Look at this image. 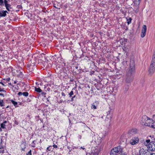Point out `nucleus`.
<instances>
[{
  "label": "nucleus",
  "mask_w": 155,
  "mask_h": 155,
  "mask_svg": "<svg viewBox=\"0 0 155 155\" xmlns=\"http://www.w3.org/2000/svg\"><path fill=\"white\" fill-rule=\"evenodd\" d=\"M153 126L152 128L155 129V125L154 124L153 125Z\"/></svg>",
  "instance_id": "c03bdc74"
},
{
  "label": "nucleus",
  "mask_w": 155,
  "mask_h": 155,
  "mask_svg": "<svg viewBox=\"0 0 155 155\" xmlns=\"http://www.w3.org/2000/svg\"><path fill=\"white\" fill-rule=\"evenodd\" d=\"M0 106L1 107H3L4 106V103L3 101L2 100L0 99Z\"/></svg>",
  "instance_id": "a211bd4d"
},
{
  "label": "nucleus",
  "mask_w": 155,
  "mask_h": 155,
  "mask_svg": "<svg viewBox=\"0 0 155 155\" xmlns=\"http://www.w3.org/2000/svg\"><path fill=\"white\" fill-rule=\"evenodd\" d=\"M4 5V2L3 0H0V5Z\"/></svg>",
  "instance_id": "7c9ffc66"
},
{
  "label": "nucleus",
  "mask_w": 155,
  "mask_h": 155,
  "mask_svg": "<svg viewBox=\"0 0 155 155\" xmlns=\"http://www.w3.org/2000/svg\"><path fill=\"white\" fill-rule=\"evenodd\" d=\"M6 13H8L7 11H2L0 12V17H5L6 15Z\"/></svg>",
  "instance_id": "f8f14e48"
},
{
  "label": "nucleus",
  "mask_w": 155,
  "mask_h": 155,
  "mask_svg": "<svg viewBox=\"0 0 155 155\" xmlns=\"http://www.w3.org/2000/svg\"><path fill=\"white\" fill-rule=\"evenodd\" d=\"M9 79H10V78H8V80H7L8 81L9 80Z\"/></svg>",
  "instance_id": "8fccbe9b"
},
{
  "label": "nucleus",
  "mask_w": 155,
  "mask_h": 155,
  "mask_svg": "<svg viewBox=\"0 0 155 155\" xmlns=\"http://www.w3.org/2000/svg\"><path fill=\"white\" fill-rule=\"evenodd\" d=\"M130 22H131V21H129V22H128V24H130Z\"/></svg>",
  "instance_id": "de8ad7c7"
},
{
  "label": "nucleus",
  "mask_w": 155,
  "mask_h": 155,
  "mask_svg": "<svg viewBox=\"0 0 155 155\" xmlns=\"http://www.w3.org/2000/svg\"><path fill=\"white\" fill-rule=\"evenodd\" d=\"M94 103L93 104H92L91 108L92 109H96V106L94 105Z\"/></svg>",
  "instance_id": "5701e85b"
},
{
  "label": "nucleus",
  "mask_w": 155,
  "mask_h": 155,
  "mask_svg": "<svg viewBox=\"0 0 155 155\" xmlns=\"http://www.w3.org/2000/svg\"><path fill=\"white\" fill-rule=\"evenodd\" d=\"M8 107H9V106H7V107H6V108H8Z\"/></svg>",
  "instance_id": "864d4df0"
},
{
  "label": "nucleus",
  "mask_w": 155,
  "mask_h": 155,
  "mask_svg": "<svg viewBox=\"0 0 155 155\" xmlns=\"http://www.w3.org/2000/svg\"><path fill=\"white\" fill-rule=\"evenodd\" d=\"M100 151L99 147L96 146L92 148L91 152L87 153L86 155H98Z\"/></svg>",
  "instance_id": "20e7f679"
},
{
  "label": "nucleus",
  "mask_w": 155,
  "mask_h": 155,
  "mask_svg": "<svg viewBox=\"0 0 155 155\" xmlns=\"http://www.w3.org/2000/svg\"><path fill=\"white\" fill-rule=\"evenodd\" d=\"M73 94V91H71L69 94V97H71Z\"/></svg>",
  "instance_id": "bb28decb"
},
{
  "label": "nucleus",
  "mask_w": 155,
  "mask_h": 155,
  "mask_svg": "<svg viewBox=\"0 0 155 155\" xmlns=\"http://www.w3.org/2000/svg\"><path fill=\"white\" fill-rule=\"evenodd\" d=\"M124 148L120 146L112 149L110 152V155H127L123 150Z\"/></svg>",
  "instance_id": "f257e3e1"
},
{
  "label": "nucleus",
  "mask_w": 155,
  "mask_h": 155,
  "mask_svg": "<svg viewBox=\"0 0 155 155\" xmlns=\"http://www.w3.org/2000/svg\"><path fill=\"white\" fill-rule=\"evenodd\" d=\"M18 94L19 96H21L22 95V93L21 92H19L18 93Z\"/></svg>",
  "instance_id": "c9c22d12"
},
{
  "label": "nucleus",
  "mask_w": 155,
  "mask_h": 155,
  "mask_svg": "<svg viewBox=\"0 0 155 155\" xmlns=\"http://www.w3.org/2000/svg\"><path fill=\"white\" fill-rule=\"evenodd\" d=\"M0 95L2 96H3V97H4V94H2V93H0Z\"/></svg>",
  "instance_id": "58836bf2"
},
{
  "label": "nucleus",
  "mask_w": 155,
  "mask_h": 155,
  "mask_svg": "<svg viewBox=\"0 0 155 155\" xmlns=\"http://www.w3.org/2000/svg\"><path fill=\"white\" fill-rule=\"evenodd\" d=\"M26 155H31V150H30L27 153Z\"/></svg>",
  "instance_id": "a878e982"
},
{
  "label": "nucleus",
  "mask_w": 155,
  "mask_h": 155,
  "mask_svg": "<svg viewBox=\"0 0 155 155\" xmlns=\"http://www.w3.org/2000/svg\"><path fill=\"white\" fill-rule=\"evenodd\" d=\"M52 147L51 146H50L48 147L47 148V150H48V151H51V150L52 149Z\"/></svg>",
  "instance_id": "c85d7f7f"
},
{
  "label": "nucleus",
  "mask_w": 155,
  "mask_h": 155,
  "mask_svg": "<svg viewBox=\"0 0 155 155\" xmlns=\"http://www.w3.org/2000/svg\"><path fill=\"white\" fill-rule=\"evenodd\" d=\"M35 142H36V141L34 140L33 141L32 143L31 146L33 147H35Z\"/></svg>",
  "instance_id": "4be33fe9"
},
{
  "label": "nucleus",
  "mask_w": 155,
  "mask_h": 155,
  "mask_svg": "<svg viewBox=\"0 0 155 155\" xmlns=\"http://www.w3.org/2000/svg\"><path fill=\"white\" fill-rule=\"evenodd\" d=\"M139 141L138 137L133 138L130 140V143L132 145H134L137 143Z\"/></svg>",
  "instance_id": "6e6552de"
},
{
  "label": "nucleus",
  "mask_w": 155,
  "mask_h": 155,
  "mask_svg": "<svg viewBox=\"0 0 155 155\" xmlns=\"http://www.w3.org/2000/svg\"><path fill=\"white\" fill-rule=\"evenodd\" d=\"M153 147L155 148V142H153Z\"/></svg>",
  "instance_id": "79ce46f5"
},
{
  "label": "nucleus",
  "mask_w": 155,
  "mask_h": 155,
  "mask_svg": "<svg viewBox=\"0 0 155 155\" xmlns=\"http://www.w3.org/2000/svg\"><path fill=\"white\" fill-rule=\"evenodd\" d=\"M134 65V61L133 60L130 61L129 70L127 73L128 77H134V75L135 73Z\"/></svg>",
  "instance_id": "7ed1b4c3"
},
{
  "label": "nucleus",
  "mask_w": 155,
  "mask_h": 155,
  "mask_svg": "<svg viewBox=\"0 0 155 155\" xmlns=\"http://www.w3.org/2000/svg\"><path fill=\"white\" fill-rule=\"evenodd\" d=\"M131 78H126V81L127 83H129L131 81Z\"/></svg>",
  "instance_id": "412c9836"
},
{
  "label": "nucleus",
  "mask_w": 155,
  "mask_h": 155,
  "mask_svg": "<svg viewBox=\"0 0 155 155\" xmlns=\"http://www.w3.org/2000/svg\"><path fill=\"white\" fill-rule=\"evenodd\" d=\"M10 5H9V4H8V6H5L6 7V9L8 10V11H9V8L10 7Z\"/></svg>",
  "instance_id": "2f4dec72"
},
{
  "label": "nucleus",
  "mask_w": 155,
  "mask_h": 155,
  "mask_svg": "<svg viewBox=\"0 0 155 155\" xmlns=\"http://www.w3.org/2000/svg\"><path fill=\"white\" fill-rule=\"evenodd\" d=\"M147 26L145 25H143L142 27L141 34V37L143 38L145 36L147 31Z\"/></svg>",
  "instance_id": "0eeeda50"
},
{
  "label": "nucleus",
  "mask_w": 155,
  "mask_h": 155,
  "mask_svg": "<svg viewBox=\"0 0 155 155\" xmlns=\"http://www.w3.org/2000/svg\"><path fill=\"white\" fill-rule=\"evenodd\" d=\"M35 91L39 92H41L42 91V90L39 87L38 88H35Z\"/></svg>",
  "instance_id": "6ab92c4d"
},
{
  "label": "nucleus",
  "mask_w": 155,
  "mask_h": 155,
  "mask_svg": "<svg viewBox=\"0 0 155 155\" xmlns=\"http://www.w3.org/2000/svg\"><path fill=\"white\" fill-rule=\"evenodd\" d=\"M140 123L142 125L152 127H153L154 123L153 120L146 115H144L142 117Z\"/></svg>",
  "instance_id": "f03ea898"
},
{
  "label": "nucleus",
  "mask_w": 155,
  "mask_h": 155,
  "mask_svg": "<svg viewBox=\"0 0 155 155\" xmlns=\"http://www.w3.org/2000/svg\"><path fill=\"white\" fill-rule=\"evenodd\" d=\"M120 41L121 45H125L127 42V39L124 38L121 39L120 40Z\"/></svg>",
  "instance_id": "ddd939ff"
},
{
  "label": "nucleus",
  "mask_w": 155,
  "mask_h": 155,
  "mask_svg": "<svg viewBox=\"0 0 155 155\" xmlns=\"http://www.w3.org/2000/svg\"><path fill=\"white\" fill-rule=\"evenodd\" d=\"M151 64H154V65L155 64V52L153 53V55Z\"/></svg>",
  "instance_id": "4468645a"
},
{
  "label": "nucleus",
  "mask_w": 155,
  "mask_h": 155,
  "mask_svg": "<svg viewBox=\"0 0 155 155\" xmlns=\"http://www.w3.org/2000/svg\"><path fill=\"white\" fill-rule=\"evenodd\" d=\"M15 124H18V123H16V122H15Z\"/></svg>",
  "instance_id": "5fc2aeb1"
},
{
  "label": "nucleus",
  "mask_w": 155,
  "mask_h": 155,
  "mask_svg": "<svg viewBox=\"0 0 155 155\" xmlns=\"http://www.w3.org/2000/svg\"><path fill=\"white\" fill-rule=\"evenodd\" d=\"M81 148L82 149L84 150H85V148L84 147H81Z\"/></svg>",
  "instance_id": "37998d69"
},
{
  "label": "nucleus",
  "mask_w": 155,
  "mask_h": 155,
  "mask_svg": "<svg viewBox=\"0 0 155 155\" xmlns=\"http://www.w3.org/2000/svg\"><path fill=\"white\" fill-rule=\"evenodd\" d=\"M11 101L12 103V104L14 105L15 106V107H18L17 106L18 103L17 102L13 100H11Z\"/></svg>",
  "instance_id": "dca6fc26"
},
{
  "label": "nucleus",
  "mask_w": 155,
  "mask_h": 155,
  "mask_svg": "<svg viewBox=\"0 0 155 155\" xmlns=\"http://www.w3.org/2000/svg\"><path fill=\"white\" fill-rule=\"evenodd\" d=\"M75 97V96H74L73 97H72V98H71V101H73V98H74V97Z\"/></svg>",
  "instance_id": "4c0bfd02"
},
{
  "label": "nucleus",
  "mask_w": 155,
  "mask_h": 155,
  "mask_svg": "<svg viewBox=\"0 0 155 155\" xmlns=\"http://www.w3.org/2000/svg\"><path fill=\"white\" fill-rule=\"evenodd\" d=\"M139 153L140 155H149V152L147 149L140 148Z\"/></svg>",
  "instance_id": "39448f33"
},
{
  "label": "nucleus",
  "mask_w": 155,
  "mask_h": 155,
  "mask_svg": "<svg viewBox=\"0 0 155 155\" xmlns=\"http://www.w3.org/2000/svg\"><path fill=\"white\" fill-rule=\"evenodd\" d=\"M87 128H88V129H90V128L88 127H87Z\"/></svg>",
  "instance_id": "603ef678"
},
{
  "label": "nucleus",
  "mask_w": 155,
  "mask_h": 155,
  "mask_svg": "<svg viewBox=\"0 0 155 155\" xmlns=\"http://www.w3.org/2000/svg\"><path fill=\"white\" fill-rule=\"evenodd\" d=\"M153 122L154 123V124L155 125V115H154L153 117Z\"/></svg>",
  "instance_id": "393cba45"
},
{
  "label": "nucleus",
  "mask_w": 155,
  "mask_h": 155,
  "mask_svg": "<svg viewBox=\"0 0 155 155\" xmlns=\"http://www.w3.org/2000/svg\"><path fill=\"white\" fill-rule=\"evenodd\" d=\"M7 122V121L6 120L4 121L3 123H2L4 124H5Z\"/></svg>",
  "instance_id": "a19ab883"
},
{
  "label": "nucleus",
  "mask_w": 155,
  "mask_h": 155,
  "mask_svg": "<svg viewBox=\"0 0 155 155\" xmlns=\"http://www.w3.org/2000/svg\"><path fill=\"white\" fill-rule=\"evenodd\" d=\"M1 83L3 85H4V84L2 83L1 82Z\"/></svg>",
  "instance_id": "3c124183"
},
{
  "label": "nucleus",
  "mask_w": 155,
  "mask_h": 155,
  "mask_svg": "<svg viewBox=\"0 0 155 155\" xmlns=\"http://www.w3.org/2000/svg\"><path fill=\"white\" fill-rule=\"evenodd\" d=\"M146 142H147L148 143H149L150 142V140H146V141H145Z\"/></svg>",
  "instance_id": "72a5a7b5"
},
{
  "label": "nucleus",
  "mask_w": 155,
  "mask_h": 155,
  "mask_svg": "<svg viewBox=\"0 0 155 155\" xmlns=\"http://www.w3.org/2000/svg\"><path fill=\"white\" fill-rule=\"evenodd\" d=\"M155 155V153H153V154H152V155Z\"/></svg>",
  "instance_id": "09e8293b"
},
{
  "label": "nucleus",
  "mask_w": 155,
  "mask_h": 155,
  "mask_svg": "<svg viewBox=\"0 0 155 155\" xmlns=\"http://www.w3.org/2000/svg\"><path fill=\"white\" fill-rule=\"evenodd\" d=\"M143 144H144L145 146H147V147L148 145V144L149 143H147V142H145L144 141V143H143Z\"/></svg>",
  "instance_id": "473e14b6"
},
{
  "label": "nucleus",
  "mask_w": 155,
  "mask_h": 155,
  "mask_svg": "<svg viewBox=\"0 0 155 155\" xmlns=\"http://www.w3.org/2000/svg\"><path fill=\"white\" fill-rule=\"evenodd\" d=\"M48 76L46 78H49V77H51V74L50 72H48Z\"/></svg>",
  "instance_id": "cd10ccee"
},
{
  "label": "nucleus",
  "mask_w": 155,
  "mask_h": 155,
  "mask_svg": "<svg viewBox=\"0 0 155 155\" xmlns=\"http://www.w3.org/2000/svg\"><path fill=\"white\" fill-rule=\"evenodd\" d=\"M1 126L2 128H5V125L3 123H2L1 124Z\"/></svg>",
  "instance_id": "b1692460"
},
{
  "label": "nucleus",
  "mask_w": 155,
  "mask_h": 155,
  "mask_svg": "<svg viewBox=\"0 0 155 155\" xmlns=\"http://www.w3.org/2000/svg\"><path fill=\"white\" fill-rule=\"evenodd\" d=\"M16 83V81H14V83L15 84Z\"/></svg>",
  "instance_id": "49530a36"
},
{
  "label": "nucleus",
  "mask_w": 155,
  "mask_h": 155,
  "mask_svg": "<svg viewBox=\"0 0 155 155\" xmlns=\"http://www.w3.org/2000/svg\"><path fill=\"white\" fill-rule=\"evenodd\" d=\"M1 91H2L3 92L5 93V91L4 90L2 89L0 87V92Z\"/></svg>",
  "instance_id": "f704fd0d"
},
{
  "label": "nucleus",
  "mask_w": 155,
  "mask_h": 155,
  "mask_svg": "<svg viewBox=\"0 0 155 155\" xmlns=\"http://www.w3.org/2000/svg\"><path fill=\"white\" fill-rule=\"evenodd\" d=\"M153 142H151L148 144L147 148L150 150L154 151L155 150V148L153 147Z\"/></svg>",
  "instance_id": "1a4fd4ad"
},
{
  "label": "nucleus",
  "mask_w": 155,
  "mask_h": 155,
  "mask_svg": "<svg viewBox=\"0 0 155 155\" xmlns=\"http://www.w3.org/2000/svg\"><path fill=\"white\" fill-rule=\"evenodd\" d=\"M27 67H31V65L29 66V65H27Z\"/></svg>",
  "instance_id": "a18cd8bd"
},
{
  "label": "nucleus",
  "mask_w": 155,
  "mask_h": 155,
  "mask_svg": "<svg viewBox=\"0 0 155 155\" xmlns=\"http://www.w3.org/2000/svg\"><path fill=\"white\" fill-rule=\"evenodd\" d=\"M22 95L25 97H27L28 95V92H24L22 93Z\"/></svg>",
  "instance_id": "aec40b11"
},
{
  "label": "nucleus",
  "mask_w": 155,
  "mask_h": 155,
  "mask_svg": "<svg viewBox=\"0 0 155 155\" xmlns=\"http://www.w3.org/2000/svg\"><path fill=\"white\" fill-rule=\"evenodd\" d=\"M141 0H134V3L136 5H139Z\"/></svg>",
  "instance_id": "f3484780"
},
{
  "label": "nucleus",
  "mask_w": 155,
  "mask_h": 155,
  "mask_svg": "<svg viewBox=\"0 0 155 155\" xmlns=\"http://www.w3.org/2000/svg\"><path fill=\"white\" fill-rule=\"evenodd\" d=\"M53 147H54V148H57V145H54L53 146Z\"/></svg>",
  "instance_id": "ea45409f"
},
{
  "label": "nucleus",
  "mask_w": 155,
  "mask_h": 155,
  "mask_svg": "<svg viewBox=\"0 0 155 155\" xmlns=\"http://www.w3.org/2000/svg\"><path fill=\"white\" fill-rule=\"evenodd\" d=\"M7 3L8 2L7 0H4V3L5 6H8V4Z\"/></svg>",
  "instance_id": "c756f323"
},
{
  "label": "nucleus",
  "mask_w": 155,
  "mask_h": 155,
  "mask_svg": "<svg viewBox=\"0 0 155 155\" xmlns=\"http://www.w3.org/2000/svg\"><path fill=\"white\" fill-rule=\"evenodd\" d=\"M4 151V150H0V153H3Z\"/></svg>",
  "instance_id": "e433bc0d"
},
{
  "label": "nucleus",
  "mask_w": 155,
  "mask_h": 155,
  "mask_svg": "<svg viewBox=\"0 0 155 155\" xmlns=\"http://www.w3.org/2000/svg\"><path fill=\"white\" fill-rule=\"evenodd\" d=\"M137 132V129H133L129 131L128 132L129 136H131L135 134Z\"/></svg>",
  "instance_id": "9d476101"
},
{
  "label": "nucleus",
  "mask_w": 155,
  "mask_h": 155,
  "mask_svg": "<svg viewBox=\"0 0 155 155\" xmlns=\"http://www.w3.org/2000/svg\"><path fill=\"white\" fill-rule=\"evenodd\" d=\"M15 76V77L22 78L23 76V75L22 72L20 70H18L16 71Z\"/></svg>",
  "instance_id": "9b49d317"
},
{
  "label": "nucleus",
  "mask_w": 155,
  "mask_h": 155,
  "mask_svg": "<svg viewBox=\"0 0 155 155\" xmlns=\"http://www.w3.org/2000/svg\"><path fill=\"white\" fill-rule=\"evenodd\" d=\"M1 141L0 144V150H4L5 148V147L4 145H3V143L2 142V140H1Z\"/></svg>",
  "instance_id": "2eb2a0df"
},
{
  "label": "nucleus",
  "mask_w": 155,
  "mask_h": 155,
  "mask_svg": "<svg viewBox=\"0 0 155 155\" xmlns=\"http://www.w3.org/2000/svg\"><path fill=\"white\" fill-rule=\"evenodd\" d=\"M1 130V128L0 127V131Z\"/></svg>",
  "instance_id": "6e6d98bb"
},
{
  "label": "nucleus",
  "mask_w": 155,
  "mask_h": 155,
  "mask_svg": "<svg viewBox=\"0 0 155 155\" xmlns=\"http://www.w3.org/2000/svg\"><path fill=\"white\" fill-rule=\"evenodd\" d=\"M155 70V64H151L149 68L148 72L150 75L154 73Z\"/></svg>",
  "instance_id": "423d86ee"
}]
</instances>
